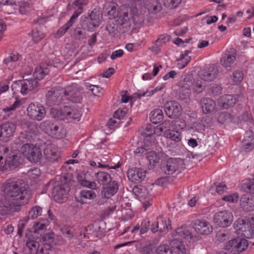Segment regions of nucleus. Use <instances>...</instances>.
<instances>
[{"instance_id":"nucleus-1","label":"nucleus","mask_w":254,"mask_h":254,"mask_svg":"<svg viewBox=\"0 0 254 254\" xmlns=\"http://www.w3.org/2000/svg\"><path fill=\"white\" fill-rule=\"evenodd\" d=\"M3 193L21 209V207L27 204L31 197L30 190L22 180H8L4 184Z\"/></svg>"},{"instance_id":"nucleus-2","label":"nucleus","mask_w":254,"mask_h":254,"mask_svg":"<svg viewBox=\"0 0 254 254\" xmlns=\"http://www.w3.org/2000/svg\"><path fill=\"white\" fill-rule=\"evenodd\" d=\"M60 183H55L52 189V195L56 201L61 203L66 198L67 193L70 190L68 184L70 180L65 176L61 177Z\"/></svg>"},{"instance_id":"nucleus-3","label":"nucleus","mask_w":254,"mask_h":254,"mask_svg":"<svg viewBox=\"0 0 254 254\" xmlns=\"http://www.w3.org/2000/svg\"><path fill=\"white\" fill-rule=\"evenodd\" d=\"M40 127L49 135L55 139H61L66 136V129L61 124H56L47 120L40 124Z\"/></svg>"},{"instance_id":"nucleus-4","label":"nucleus","mask_w":254,"mask_h":254,"mask_svg":"<svg viewBox=\"0 0 254 254\" xmlns=\"http://www.w3.org/2000/svg\"><path fill=\"white\" fill-rule=\"evenodd\" d=\"M20 151L31 162L37 163L42 157L40 147L31 143H26L22 145Z\"/></svg>"},{"instance_id":"nucleus-5","label":"nucleus","mask_w":254,"mask_h":254,"mask_svg":"<svg viewBox=\"0 0 254 254\" xmlns=\"http://www.w3.org/2000/svg\"><path fill=\"white\" fill-rule=\"evenodd\" d=\"M64 89L56 88L49 90L46 94V104L49 106H59L62 103L65 104L64 98Z\"/></svg>"},{"instance_id":"nucleus-6","label":"nucleus","mask_w":254,"mask_h":254,"mask_svg":"<svg viewBox=\"0 0 254 254\" xmlns=\"http://www.w3.org/2000/svg\"><path fill=\"white\" fill-rule=\"evenodd\" d=\"M185 168V164L183 160L169 158L166 161L165 165L161 167V170L166 175H172L177 171L181 172Z\"/></svg>"},{"instance_id":"nucleus-7","label":"nucleus","mask_w":254,"mask_h":254,"mask_svg":"<svg viewBox=\"0 0 254 254\" xmlns=\"http://www.w3.org/2000/svg\"><path fill=\"white\" fill-rule=\"evenodd\" d=\"M233 221L232 213L223 210L216 213L213 216L214 223L221 227L225 228L231 225Z\"/></svg>"},{"instance_id":"nucleus-8","label":"nucleus","mask_w":254,"mask_h":254,"mask_svg":"<svg viewBox=\"0 0 254 254\" xmlns=\"http://www.w3.org/2000/svg\"><path fill=\"white\" fill-rule=\"evenodd\" d=\"M248 246V242L245 239L237 238L228 242L224 249L229 253H240L245 250Z\"/></svg>"},{"instance_id":"nucleus-9","label":"nucleus","mask_w":254,"mask_h":254,"mask_svg":"<svg viewBox=\"0 0 254 254\" xmlns=\"http://www.w3.org/2000/svg\"><path fill=\"white\" fill-rule=\"evenodd\" d=\"M64 98L72 103H80L83 98V89L78 86L67 87L64 89Z\"/></svg>"},{"instance_id":"nucleus-10","label":"nucleus","mask_w":254,"mask_h":254,"mask_svg":"<svg viewBox=\"0 0 254 254\" xmlns=\"http://www.w3.org/2000/svg\"><path fill=\"white\" fill-rule=\"evenodd\" d=\"M15 206V204L3 193L0 194V215H5L9 214L11 211H19L20 209Z\"/></svg>"},{"instance_id":"nucleus-11","label":"nucleus","mask_w":254,"mask_h":254,"mask_svg":"<svg viewBox=\"0 0 254 254\" xmlns=\"http://www.w3.org/2000/svg\"><path fill=\"white\" fill-rule=\"evenodd\" d=\"M28 116L32 119L40 121L45 117L46 111L42 106L36 105L34 103H31L27 109Z\"/></svg>"},{"instance_id":"nucleus-12","label":"nucleus","mask_w":254,"mask_h":254,"mask_svg":"<svg viewBox=\"0 0 254 254\" xmlns=\"http://www.w3.org/2000/svg\"><path fill=\"white\" fill-rule=\"evenodd\" d=\"M153 233L163 232L168 229H172L171 221L162 216L157 218V220L152 223L150 228Z\"/></svg>"},{"instance_id":"nucleus-13","label":"nucleus","mask_w":254,"mask_h":254,"mask_svg":"<svg viewBox=\"0 0 254 254\" xmlns=\"http://www.w3.org/2000/svg\"><path fill=\"white\" fill-rule=\"evenodd\" d=\"M182 111L181 106L176 101H169L165 105V112L166 115L170 118L179 117L181 115Z\"/></svg>"},{"instance_id":"nucleus-14","label":"nucleus","mask_w":254,"mask_h":254,"mask_svg":"<svg viewBox=\"0 0 254 254\" xmlns=\"http://www.w3.org/2000/svg\"><path fill=\"white\" fill-rule=\"evenodd\" d=\"M16 126L12 122H5L0 126V140L6 141L12 136L15 131Z\"/></svg>"},{"instance_id":"nucleus-15","label":"nucleus","mask_w":254,"mask_h":254,"mask_svg":"<svg viewBox=\"0 0 254 254\" xmlns=\"http://www.w3.org/2000/svg\"><path fill=\"white\" fill-rule=\"evenodd\" d=\"M146 176V171L139 168H132L128 170L127 177L129 180L134 183L142 182Z\"/></svg>"},{"instance_id":"nucleus-16","label":"nucleus","mask_w":254,"mask_h":254,"mask_svg":"<svg viewBox=\"0 0 254 254\" xmlns=\"http://www.w3.org/2000/svg\"><path fill=\"white\" fill-rule=\"evenodd\" d=\"M192 227L197 234L201 235H209L213 230L210 224L206 221L196 220L192 222Z\"/></svg>"},{"instance_id":"nucleus-17","label":"nucleus","mask_w":254,"mask_h":254,"mask_svg":"<svg viewBox=\"0 0 254 254\" xmlns=\"http://www.w3.org/2000/svg\"><path fill=\"white\" fill-rule=\"evenodd\" d=\"M20 163V157L16 154H12L5 160V164L2 166V171H11L17 167Z\"/></svg>"},{"instance_id":"nucleus-18","label":"nucleus","mask_w":254,"mask_h":254,"mask_svg":"<svg viewBox=\"0 0 254 254\" xmlns=\"http://www.w3.org/2000/svg\"><path fill=\"white\" fill-rule=\"evenodd\" d=\"M240 205L245 211H254V197L249 194H243L240 198Z\"/></svg>"},{"instance_id":"nucleus-19","label":"nucleus","mask_w":254,"mask_h":254,"mask_svg":"<svg viewBox=\"0 0 254 254\" xmlns=\"http://www.w3.org/2000/svg\"><path fill=\"white\" fill-rule=\"evenodd\" d=\"M217 68L214 65L210 66L207 69L201 70L198 73L200 78L204 81H212L217 75Z\"/></svg>"},{"instance_id":"nucleus-20","label":"nucleus","mask_w":254,"mask_h":254,"mask_svg":"<svg viewBox=\"0 0 254 254\" xmlns=\"http://www.w3.org/2000/svg\"><path fill=\"white\" fill-rule=\"evenodd\" d=\"M106 185L103 188L101 195L102 197L109 198L118 191V184L116 181H111Z\"/></svg>"},{"instance_id":"nucleus-21","label":"nucleus","mask_w":254,"mask_h":254,"mask_svg":"<svg viewBox=\"0 0 254 254\" xmlns=\"http://www.w3.org/2000/svg\"><path fill=\"white\" fill-rule=\"evenodd\" d=\"M44 153L46 159L50 162L57 161L60 157V152L54 144L47 145Z\"/></svg>"},{"instance_id":"nucleus-22","label":"nucleus","mask_w":254,"mask_h":254,"mask_svg":"<svg viewBox=\"0 0 254 254\" xmlns=\"http://www.w3.org/2000/svg\"><path fill=\"white\" fill-rule=\"evenodd\" d=\"M82 12L81 8H77L73 13L68 21L61 27L56 33V36L60 37L63 36L67 30L73 25L74 23L75 19L77 18L80 14Z\"/></svg>"},{"instance_id":"nucleus-23","label":"nucleus","mask_w":254,"mask_h":254,"mask_svg":"<svg viewBox=\"0 0 254 254\" xmlns=\"http://www.w3.org/2000/svg\"><path fill=\"white\" fill-rule=\"evenodd\" d=\"M242 143V148L246 152L254 148V134L252 130L246 131Z\"/></svg>"},{"instance_id":"nucleus-24","label":"nucleus","mask_w":254,"mask_h":254,"mask_svg":"<svg viewBox=\"0 0 254 254\" xmlns=\"http://www.w3.org/2000/svg\"><path fill=\"white\" fill-rule=\"evenodd\" d=\"M22 88L21 93L24 95L27 94L30 91L37 88L39 84L36 79H25L21 80Z\"/></svg>"},{"instance_id":"nucleus-25","label":"nucleus","mask_w":254,"mask_h":254,"mask_svg":"<svg viewBox=\"0 0 254 254\" xmlns=\"http://www.w3.org/2000/svg\"><path fill=\"white\" fill-rule=\"evenodd\" d=\"M64 114L65 120L69 121H79L81 116V111L80 109L64 106Z\"/></svg>"},{"instance_id":"nucleus-26","label":"nucleus","mask_w":254,"mask_h":254,"mask_svg":"<svg viewBox=\"0 0 254 254\" xmlns=\"http://www.w3.org/2000/svg\"><path fill=\"white\" fill-rule=\"evenodd\" d=\"M170 241V245L172 247V252L173 254H185L186 253L185 246L181 239L176 237Z\"/></svg>"},{"instance_id":"nucleus-27","label":"nucleus","mask_w":254,"mask_h":254,"mask_svg":"<svg viewBox=\"0 0 254 254\" xmlns=\"http://www.w3.org/2000/svg\"><path fill=\"white\" fill-rule=\"evenodd\" d=\"M203 113L210 114L216 111V105L215 101L209 98H203L200 102Z\"/></svg>"},{"instance_id":"nucleus-28","label":"nucleus","mask_w":254,"mask_h":254,"mask_svg":"<svg viewBox=\"0 0 254 254\" xmlns=\"http://www.w3.org/2000/svg\"><path fill=\"white\" fill-rule=\"evenodd\" d=\"M53 68L51 64L43 63L39 67H37L33 74L35 79H42L46 74H48L50 70Z\"/></svg>"},{"instance_id":"nucleus-29","label":"nucleus","mask_w":254,"mask_h":254,"mask_svg":"<svg viewBox=\"0 0 254 254\" xmlns=\"http://www.w3.org/2000/svg\"><path fill=\"white\" fill-rule=\"evenodd\" d=\"M172 236V237H176L181 240L182 238L190 239L192 237L190 229L186 226H182L176 229Z\"/></svg>"},{"instance_id":"nucleus-30","label":"nucleus","mask_w":254,"mask_h":254,"mask_svg":"<svg viewBox=\"0 0 254 254\" xmlns=\"http://www.w3.org/2000/svg\"><path fill=\"white\" fill-rule=\"evenodd\" d=\"M236 61V55L234 52L226 51L220 60L221 64L224 67H230Z\"/></svg>"},{"instance_id":"nucleus-31","label":"nucleus","mask_w":254,"mask_h":254,"mask_svg":"<svg viewBox=\"0 0 254 254\" xmlns=\"http://www.w3.org/2000/svg\"><path fill=\"white\" fill-rule=\"evenodd\" d=\"M96 194L92 190H81L78 196H75L76 201L81 203H86L89 199H93L96 197Z\"/></svg>"},{"instance_id":"nucleus-32","label":"nucleus","mask_w":254,"mask_h":254,"mask_svg":"<svg viewBox=\"0 0 254 254\" xmlns=\"http://www.w3.org/2000/svg\"><path fill=\"white\" fill-rule=\"evenodd\" d=\"M106 30L113 37H116L119 33L125 32V29H123L119 24L114 22H110L106 26Z\"/></svg>"},{"instance_id":"nucleus-33","label":"nucleus","mask_w":254,"mask_h":254,"mask_svg":"<svg viewBox=\"0 0 254 254\" xmlns=\"http://www.w3.org/2000/svg\"><path fill=\"white\" fill-rule=\"evenodd\" d=\"M192 78L190 76H186L182 84L180 92L184 94L185 97H188L190 94V88L192 85Z\"/></svg>"},{"instance_id":"nucleus-34","label":"nucleus","mask_w":254,"mask_h":254,"mask_svg":"<svg viewBox=\"0 0 254 254\" xmlns=\"http://www.w3.org/2000/svg\"><path fill=\"white\" fill-rule=\"evenodd\" d=\"M117 24L121 27H123V29L125 28L127 29L130 25L129 18L127 13L124 12L120 14L119 16H118L116 20Z\"/></svg>"},{"instance_id":"nucleus-35","label":"nucleus","mask_w":254,"mask_h":254,"mask_svg":"<svg viewBox=\"0 0 254 254\" xmlns=\"http://www.w3.org/2000/svg\"><path fill=\"white\" fill-rule=\"evenodd\" d=\"M221 102L222 107L228 109L235 104L236 100L231 95H225L221 97Z\"/></svg>"},{"instance_id":"nucleus-36","label":"nucleus","mask_w":254,"mask_h":254,"mask_svg":"<svg viewBox=\"0 0 254 254\" xmlns=\"http://www.w3.org/2000/svg\"><path fill=\"white\" fill-rule=\"evenodd\" d=\"M96 175V180L100 185H105L112 181L111 176L105 172H99Z\"/></svg>"},{"instance_id":"nucleus-37","label":"nucleus","mask_w":254,"mask_h":254,"mask_svg":"<svg viewBox=\"0 0 254 254\" xmlns=\"http://www.w3.org/2000/svg\"><path fill=\"white\" fill-rule=\"evenodd\" d=\"M163 86L156 87L154 89L151 90H147L143 93H135L133 94L130 97L131 100L135 101L137 99H140L143 96H150L154 94V93L161 90Z\"/></svg>"},{"instance_id":"nucleus-38","label":"nucleus","mask_w":254,"mask_h":254,"mask_svg":"<svg viewBox=\"0 0 254 254\" xmlns=\"http://www.w3.org/2000/svg\"><path fill=\"white\" fill-rule=\"evenodd\" d=\"M34 139V136L29 134L27 131L25 132H21L17 139L16 141V144L19 145L24 144L28 142H31Z\"/></svg>"},{"instance_id":"nucleus-39","label":"nucleus","mask_w":254,"mask_h":254,"mask_svg":"<svg viewBox=\"0 0 254 254\" xmlns=\"http://www.w3.org/2000/svg\"><path fill=\"white\" fill-rule=\"evenodd\" d=\"M163 119V113L162 110L156 109L151 112L150 120L154 124L161 122Z\"/></svg>"},{"instance_id":"nucleus-40","label":"nucleus","mask_w":254,"mask_h":254,"mask_svg":"<svg viewBox=\"0 0 254 254\" xmlns=\"http://www.w3.org/2000/svg\"><path fill=\"white\" fill-rule=\"evenodd\" d=\"M164 135L168 138L171 139L175 142H179L181 140V133L176 130L168 129L164 132Z\"/></svg>"},{"instance_id":"nucleus-41","label":"nucleus","mask_w":254,"mask_h":254,"mask_svg":"<svg viewBox=\"0 0 254 254\" xmlns=\"http://www.w3.org/2000/svg\"><path fill=\"white\" fill-rule=\"evenodd\" d=\"M190 53V51L187 50L185 52L184 54L181 55V58L178 60L179 61L178 66L179 68L185 67L190 62L191 58L188 56V54Z\"/></svg>"},{"instance_id":"nucleus-42","label":"nucleus","mask_w":254,"mask_h":254,"mask_svg":"<svg viewBox=\"0 0 254 254\" xmlns=\"http://www.w3.org/2000/svg\"><path fill=\"white\" fill-rule=\"evenodd\" d=\"M42 211V208L39 206L33 207L29 211L28 216L25 217V221H28L30 219L33 220L36 218L41 214Z\"/></svg>"},{"instance_id":"nucleus-43","label":"nucleus","mask_w":254,"mask_h":254,"mask_svg":"<svg viewBox=\"0 0 254 254\" xmlns=\"http://www.w3.org/2000/svg\"><path fill=\"white\" fill-rule=\"evenodd\" d=\"M82 28L89 31H93L96 28L93 23L89 20V17H85L80 22Z\"/></svg>"},{"instance_id":"nucleus-44","label":"nucleus","mask_w":254,"mask_h":254,"mask_svg":"<svg viewBox=\"0 0 254 254\" xmlns=\"http://www.w3.org/2000/svg\"><path fill=\"white\" fill-rule=\"evenodd\" d=\"M51 114L52 117L57 120H65V114H64V107L61 110L56 108L51 109Z\"/></svg>"},{"instance_id":"nucleus-45","label":"nucleus","mask_w":254,"mask_h":254,"mask_svg":"<svg viewBox=\"0 0 254 254\" xmlns=\"http://www.w3.org/2000/svg\"><path fill=\"white\" fill-rule=\"evenodd\" d=\"M89 20L95 25L96 27L99 26L101 22V16L99 11H92L89 15Z\"/></svg>"},{"instance_id":"nucleus-46","label":"nucleus","mask_w":254,"mask_h":254,"mask_svg":"<svg viewBox=\"0 0 254 254\" xmlns=\"http://www.w3.org/2000/svg\"><path fill=\"white\" fill-rule=\"evenodd\" d=\"M132 191L136 195L140 198L145 197L148 193L146 188L143 186L134 187Z\"/></svg>"},{"instance_id":"nucleus-47","label":"nucleus","mask_w":254,"mask_h":254,"mask_svg":"<svg viewBox=\"0 0 254 254\" xmlns=\"http://www.w3.org/2000/svg\"><path fill=\"white\" fill-rule=\"evenodd\" d=\"M244 74L241 70H237L233 73V75L231 76L232 80V83L236 84L241 82L243 79Z\"/></svg>"},{"instance_id":"nucleus-48","label":"nucleus","mask_w":254,"mask_h":254,"mask_svg":"<svg viewBox=\"0 0 254 254\" xmlns=\"http://www.w3.org/2000/svg\"><path fill=\"white\" fill-rule=\"evenodd\" d=\"M156 254H173L170 246L166 244L159 245L156 250Z\"/></svg>"},{"instance_id":"nucleus-49","label":"nucleus","mask_w":254,"mask_h":254,"mask_svg":"<svg viewBox=\"0 0 254 254\" xmlns=\"http://www.w3.org/2000/svg\"><path fill=\"white\" fill-rule=\"evenodd\" d=\"M29 134L34 136V139L39 132L38 125L34 123H28V129L26 131Z\"/></svg>"},{"instance_id":"nucleus-50","label":"nucleus","mask_w":254,"mask_h":254,"mask_svg":"<svg viewBox=\"0 0 254 254\" xmlns=\"http://www.w3.org/2000/svg\"><path fill=\"white\" fill-rule=\"evenodd\" d=\"M162 9L161 4L159 0H155L154 2L149 7V11L152 14H156L160 12Z\"/></svg>"},{"instance_id":"nucleus-51","label":"nucleus","mask_w":254,"mask_h":254,"mask_svg":"<svg viewBox=\"0 0 254 254\" xmlns=\"http://www.w3.org/2000/svg\"><path fill=\"white\" fill-rule=\"evenodd\" d=\"M146 154V157L150 164H155L159 162V158L155 152L148 150Z\"/></svg>"},{"instance_id":"nucleus-52","label":"nucleus","mask_w":254,"mask_h":254,"mask_svg":"<svg viewBox=\"0 0 254 254\" xmlns=\"http://www.w3.org/2000/svg\"><path fill=\"white\" fill-rule=\"evenodd\" d=\"M232 119V117L230 114L227 112L221 113L218 117V122L222 124L231 122Z\"/></svg>"},{"instance_id":"nucleus-53","label":"nucleus","mask_w":254,"mask_h":254,"mask_svg":"<svg viewBox=\"0 0 254 254\" xmlns=\"http://www.w3.org/2000/svg\"><path fill=\"white\" fill-rule=\"evenodd\" d=\"M25 236L29 239V240L26 242V246L30 250L32 251L33 249L35 250L38 249L39 244L36 241L31 239V234L26 233L25 234Z\"/></svg>"},{"instance_id":"nucleus-54","label":"nucleus","mask_w":254,"mask_h":254,"mask_svg":"<svg viewBox=\"0 0 254 254\" xmlns=\"http://www.w3.org/2000/svg\"><path fill=\"white\" fill-rule=\"evenodd\" d=\"M181 1L182 0H164V5L170 9H174L176 8Z\"/></svg>"},{"instance_id":"nucleus-55","label":"nucleus","mask_w":254,"mask_h":254,"mask_svg":"<svg viewBox=\"0 0 254 254\" xmlns=\"http://www.w3.org/2000/svg\"><path fill=\"white\" fill-rule=\"evenodd\" d=\"M155 127L151 125H148L145 127L142 134L145 137L150 136L156 133Z\"/></svg>"},{"instance_id":"nucleus-56","label":"nucleus","mask_w":254,"mask_h":254,"mask_svg":"<svg viewBox=\"0 0 254 254\" xmlns=\"http://www.w3.org/2000/svg\"><path fill=\"white\" fill-rule=\"evenodd\" d=\"M32 36L34 42L36 43L43 38L44 34L42 31L35 29L32 31Z\"/></svg>"},{"instance_id":"nucleus-57","label":"nucleus","mask_w":254,"mask_h":254,"mask_svg":"<svg viewBox=\"0 0 254 254\" xmlns=\"http://www.w3.org/2000/svg\"><path fill=\"white\" fill-rule=\"evenodd\" d=\"M61 231L63 234L69 239H71L74 236V230L70 227L69 228L68 227L64 226L61 228Z\"/></svg>"},{"instance_id":"nucleus-58","label":"nucleus","mask_w":254,"mask_h":254,"mask_svg":"<svg viewBox=\"0 0 254 254\" xmlns=\"http://www.w3.org/2000/svg\"><path fill=\"white\" fill-rule=\"evenodd\" d=\"M170 36L166 34L160 35L159 38L156 40V44L159 46H162L170 40Z\"/></svg>"},{"instance_id":"nucleus-59","label":"nucleus","mask_w":254,"mask_h":254,"mask_svg":"<svg viewBox=\"0 0 254 254\" xmlns=\"http://www.w3.org/2000/svg\"><path fill=\"white\" fill-rule=\"evenodd\" d=\"M78 180L80 184L83 187H87L91 189H94L96 187V184L94 182H89L84 179H80L79 178Z\"/></svg>"},{"instance_id":"nucleus-60","label":"nucleus","mask_w":254,"mask_h":254,"mask_svg":"<svg viewBox=\"0 0 254 254\" xmlns=\"http://www.w3.org/2000/svg\"><path fill=\"white\" fill-rule=\"evenodd\" d=\"M239 199V195L238 193H233L229 195L224 196L222 197V199L229 202H236Z\"/></svg>"},{"instance_id":"nucleus-61","label":"nucleus","mask_w":254,"mask_h":254,"mask_svg":"<svg viewBox=\"0 0 254 254\" xmlns=\"http://www.w3.org/2000/svg\"><path fill=\"white\" fill-rule=\"evenodd\" d=\"M0 5L12 6L14 9H16V6H18L16 0H0Z\"/></svg>"},{"instance_id":"nucleus-62","label":"nucleus","mask_w":254,"mask_h":254,"mask_svg":"<svg viewBox=\"0 0 254 254\" xmlns=\"http://www.w3.org/2000/svg\"><path fill=\"white\" fill-rule=\"evenodd\" d=\"M87 87L89 88L92 94L95 96H99V94L101 93V91L102 88L98 86L90 84L87 85Z\"/></svg>"},{"instance_id":"nucleus-63","label":"nucleus","mask_w":254,"mask_h":254,"mask_svg":"<svg viewBox=\"0 0 254 254\" xmlns=\"http://www.w3.org/2000/svg\"><path fill=\"white\" fill-rule=\"evenodd\" d=\"M74 35L76 39L80 40L85 38L86 33L83 32L80 28L76 27L74 30Z\"/></svg>"},{"instance_id":"nucleus-64","label":"nucleus","mask_w":254,"mask_h":254,"mask_svg":"<svg viewBox=\"0 0 254 254\" xmlns=\"http://www.w3.org/2000/svg\"><path fill=\"white\" fill-rule=\"evenodd\" d=\"M150 149L147 146L138 147L134 151V153L138 156L146 155L147 151Z\"/></svg>"}]
</instances>
